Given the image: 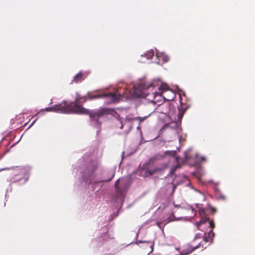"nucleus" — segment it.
Segmentation results:
<instances>
[{"instance_id": "f257e3e1", "label": "nucleus", "mask_w": 255, "mask_h": 255, "mask_svg": "<svg viewBox=\"0 0 255 255\" xmlns=\"http://www.w3.org/2000/svg\"><path fill=\"white\" fill-rule=\"evenodd\" d=\"M83 99V102L87 100L85 97L77 98L75 101L66 105L62 104L56 105L53 107L46 108V111H56L61 113L70 114L74 113L78 114H88L92 121H95L98 125V120L100 117L105 114L109 113L110 110L107 108H102L96 112H90L88 109L83 106L78 105V102H81Z\"/></svg>"}, {"instance_id": "f03ea898", "label": "nucleus", "mask_w": 255, "mask_h": 255, "mask_svg": "<svg viewBox=\"0 0 255 255\" xmlns=\"http://www.w3.org/2000/svg\"><path fill=\"white\" fill-rule=\"evenodd\" d=\"M138 96L147 99L149 102L156 103L163 100L172 101L175 98V94L166 84H162L160 87L156 88L152 83L144 87Z\"/></svg>"}, {"instance_id": "7ed1b4c3", "label": "nucleus", "mask_w": 255, "mask_h": 255, "mask_svg": "<svg viewBox=\"0 0 255 255\" xmlns=\"http://www.w3.org/2000/svg\"><path fill=\"white\" fill-rule=\"evenodd\" d=\"M102 98H107L109 99L111 103H117L123 98V96L121 94L118 93L117 92L97 94L95 95L88 94V98L89 100H94Z\"/></svg>"}, {"instance_id": "20e7f679", "label": "nucleus", "mask_w": 255, "mask_h": 255, "mask_svg": "<svg viewBox=\"0 0 255 255\" xmlns=\"http://www.w3.org/2000/svg\"><path fill=\"white\" fill-rule=\"evenodd\" d=\"M115 189L118 196L123 195V194L127 190L128 185L127 180L126 179L122 178L118 179L115 183Z\"/></svg>"}, {"instance_id": "39448f33", "label": "nucleus", "mask_w": 255, "mask_h": 255, "mask_svg": "<svg viewBox=\"0 0 255 255\" xmlns=\"http://www.w3.org/2000/svg\"><path fill=\"white\" fill-rule=\"evenodd\" d=\"M152 161L150 160L144 165V168L142 170V172H144V176L145 177L151 176L155 172L159 170V169L157 168H151V165L152 164Z\"/></svg>"}, {"instance_id": "423d86ee", "label": "nucleus", "mask_w": 255, "mask_h": 255, "mask_svg": "<svg viewBox=\"0 0 255 255\" xmlns=\"http://www.w3.org/2000/svg\"><path fill=\"white\" fill-rule=\"evenodd\" d=\"M201 247L203 248H206V247H204V245L201 243H199L197 246L194 247H193L190 245H188L186 246V248L182 251L181 254L183 255H187L191 253L196 249L200 248Z\"/></svg>"}, {"instance_id": "0eeeda50", "label": "nucleus", "mask_w": 255, "mask_h": 255, "mask_svg": "<svg viewBox=\"0 0 255 255\" xmlns=\"http://www.w3.org/2000/svg\"><path fill=\"white\" fill-rule=\"evenodd\" d=\"M214 233L212 230H210L208 233H204L203 235V238L204 241L207 243L208 242H212L214 237Z\"/></svg>"}, {"instance_id": "6e6552de", "label": "nucleus", "mask_w": 255, "mask_h": 255, "mask_svg": "<svg viewBox=\"0 0 255 255\" xmlns=\"http://www.w3.org/2000/svg\"><path fill=\"white\" fill-rule=\"evenodd\" d=\"M99 166V162L96 161L92 162L91 163L88 165V169L90 173H93L97 169Z\"/></svg>"}, {"instance_id": "1a4fd4ad", "label": "nucleus", "mask_w": 255, "mask_h": 255, "mask_svg": "<svg viewBox=\"0 0 255 255\" xmlns=\"http://www.w3.org/2000/svg\"><path fill=\"white\" fill-rule=\"evenodd\" d=\"M159 108L160 109V113L166 114L169 111L170 105L168 103L160 104L159 106Z\"/></svg>"}, {"instance_id": "9d476101", "label": "nucleus", "mask_w": 255, "mask_h": 255, "mask_svg": "<svg viewBox=\"0 0 255 255\" xmlns=\"http://www.w3.org/2000/svg\"><path fill=\"white\" fill-rule=\"evenodd\" d=\"M84 74L82 71L77 74L74 77L72 81L74 83H78L84 80Z\"/></svg>"}, {"instance_id": "9b49d317", "label": "nucleus", "mask_w": 255, "mask_h": 255, "mask_svg": "<svg viewBox=\"0 0 255 255\" xmlns=\"http://www.w3.org/2000/svg\"><path fill=\"white\" fill-rule=\"evenodd\" d=\"M178 219L176 218L174 216V214L172 213L167 219V222L165 224H166L169 222L178 220Z\"/></svg>"}, {"instance_id": "f8f14e48", "label": "nucleus", "mask_w": 255, "mask_h": 255, "mask_svg": "<svg viewBox=\"0 0 255 255\" xmlns=\"http://www.w3.org/2000/svg\"><path fill=\"white\" fill-rule=\"evenodd\" d=\"M146 117H145L143 118H142L140 117H136L134 119L126 118V120L127 121H128V122H131L133 120H139L140 122H142L146 119Z\"/></svg>"}, {"instance_id": "ddd939ff", "label": "nucleus", "mask_w": 255, "mask_h": 255, "mask_svg": "<svg viewBox=\"0 0 255 255\" xmlns=\"http://www.w3.org/2000/svg\"><path fill=\"white\" fill-rule=\"evenodd\" d=\"M145 55L147 59H151L152 57L154 56V51L152 50H151L149 51H148L146 54Z\"/></svg>"}, {"instance_id": "4468645a", "label": "nucleus", "mask_w": 255, "mask_h": 255, "mask_svg": "<svg viewBox=\"0 0 255 255\" xmlns=\"http://www.w3.org/2000/svg\"><path fill=\"white\" fill-rule=\"evenodd\" d=\"M139 243H148L150 245V247L151 248V252H152L153 250V244L149 241H138Z\"/></svg>"}, {"instance_id": "2eb2a0df", "label": "nucleus", "mask_w": 255, "mask_h": 255, "mask_svg": "<svg viewBox=\"0 0 255 255\" xmlns=\"http://www.w3.org/2000/svg\"><path fill=\"white\" fill-rule=\"evenodd\" d=\"M189 151H187L185 152V158L186 160H188L189 159L192 158L191 156L188 155Z\"/></svg>"}, {"instance_id": "dca6fc26", "label": "nucleus", "mask_w": 255, "mask_h": 255, "mask_svg": "<svg viewBox=\"0 0 255 255\" xmlns=\"http://www.w3.org/2000/svg\"><path fill=\"white\" fill-rule=\"evenodd\" d=\"M208 222H209V226H210V227H211L212 228L211 230H212L213 228H215V224H214V221L213 220H209L208 219Z\"/></svg>"}, {"instance_id": "f3484780", "label": "nucleus", "mask_w": 255, "mask_h": 255, "mask_svg": "<svg viewBox=\"0 0 255 255\" xmlns=\"http://www.w3.org/2000/svg\"><path fill=\"white\" fill-rule=\"evenodd\" d=\"M114 175H115V172H111L110 173V178H109L107 180H105V181L108 182V181H111L113 179V178L114 177Z\"/></svg>"}, {"instance_id": "a211bd4d", "label": "nucleus", "mask_w": 255, "mask_h": 255, "mask_svg": "<svg viewBox=\"0 0 255 255\" xmlns=\"http://www.w3.org/2000/svg\"><path fill=\"white\" fill-rule=\"evenodd\" d=\"M203 237V235L201 233H198L195 236V238H194V239H201V238Z\"/></svg>"}, {"instance_id": "6ab92c4d", "label": "nucleus", "mask_w": 255, "mask_h": 255, "mask_svg": "<svg viewBox=\"0 0 255 255\" xmlns=\"http://www.w3.org/2000/svg\"><path fill=\"white\" fill-rule=\"evenodd\" d=\"M156 224L160 229H163V227L162 226V222H157Z\"/></svg>"}, {"instance_id": "aec40b11", "label": "nucleus", "mask_w": 255, "mask_h": 255, "mask_svg": "<svg viewBox=\"0 0 255 255\" xmlns=\"http://www.w3.org/2000/svg\"><path fill=\"white\" fill-rule=\"evenodd\" d=\"M180 167V166H179L178 164H177L175 166L172 167V168H171L172 172H174L176 170V168H179Z\"/></svg>"}, {"instance_id": "412c9836", "label": "nucleus", "mask_w": 255, "mask_h": 255, "mask_svg": "<svg viewBox=\"0 0 255 255\" xmlns=\"http://www.w3.org/2000/svg\"><path fill=\"white\" fill-rule=\"evenodd\" d=\"M24 177L22 179H23V181L25 182L27 180V173H26L25 171H24Z\"/></svg>"}, {"instance_id": "4be33fe9", "label": "nucleus", "mask_w": 255, "mask_h": 255, "mask_svg": "<svg viewBox=\"0 0 255 255\" xmlns=\"http://www.w3.org/2000/svg\"><path fill=\"white\" fill-rule=\"evenodd\" d=\"M171 185H172V193H173L176 188V185H175L173 183L171 184Z\"/></svg>"}, {"instance_id": "5701e85b", "label": "nucleus", "mask_w": 255, "mask_h": 255, "mask_svg": "<svg viewBox=\"0 0 255 255\" xmlns=\"http://www.w3.org/2000/svg\"><path fill=\"white\" fill-rule=\"evenodd\" d=\"M164 95L166 96V97H169L171 96V94L169 92H166Z\"/></svg>"}, {"instance_id": "b1692460", "label": "nucleus", "mask_w": 255, "mask_h": 255, "mask_svg": "<svg viewBox=\"0 0 255 255\" xmlns=\"http://www.w3.org/2000/svg\"><path fill=\"white\" fill-rule=\"evenodd\" d=\"M199 213L201 215H202L204 213L203 209L199 210Z\"/></svg>"}, {"instance_id": "393cba45", "label": "nucleus", "mask_w": 255, "mask_h": 255, "mask_svg": "<svg viewBox=\"0 0 255 255\" xmlns=\"http://www.w3.org/2000/svg\"><path fill=\"white\" fill-rule=\"evenodd\" d=\"M211 210H212V211L213 213H214V212H216V209H215L214 208H212L211 209Z\"/></svg>"}, {"instance_id": "a878e982", "label": "nucleus", "mask_w": 255, "mask_h": 255, "mask_svg": "<svg viewBox=\"0 0 255 255\" xmlns=\"http://www.w3.org/2000/svg\"><path fill=\"white\" fill-rule=\"evenodd\" d=\"M201 224V222H200L198 224V228H199V225H200Z\"/></svg>"}]
</instances>
